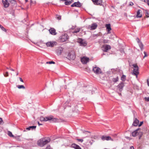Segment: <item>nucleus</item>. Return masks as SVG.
I'll use <instances>...</instances> for the list:
<instances>
[{
	"label": "nucleus",
	"instance_id": "nucleus-1",
	"mask_svg": "<svg viewBox=\"0 0 149 149\" xmlns=\"http://www.w3.org/2000/svg\"><path fill=\"white\" fill-rule=\"evenodd\" d=\"M50 141V139L48 137H45L41 138L37 142L38 145L42 147L49 143Z\"/></svg>",
	"mask_w": 149,
	"mask_h": 149
},
{
	"label": "nucleus",
	"instance_id": "nucleus-2",
	"mask_svg": "<svg viewBox=\"0 0 149 149\" xmlns=\"http://www.w3.org/2000/svg\"><path fill=\"white\" fill-rule=\"evenodd\" d=\"M55 118L54 119L53 116H50L47 117H44L43 116H41L40 118V120L41 121H49L52 120L54 121Z\"/></svg>",
	"mask_w": 149,
	"mask_h": 149
},
{
	"label": "nucleus",
	"instance_id": "nucleus-3",
	"mask_svg": "<svg viewBox=\"0 0 149 149\" xmlns=\"http://www.w3.org/2000/svg\"><path fill=\"white\" fill-rule=\"evenodd\" d=\"M133 66L134 68L133 70V72L132 74L133 75H135L136 77H137V76L139 74V68L138 66L135 64L133 65Z\"/></svg>",
	"mask_w": 149,
	"mask_h": 149
},
{
	"label": "nucleus",
	"instance_id": "nucleus-4",
	"mask_svg": "<svg viewBox=\"0 0 149 149\" xmlns=\"http://www.w3.org/2000/svg\"><path fill=\"white\" fill-rule=\"evenodd\" d=\"M75 58V55L74 52L73 51L70 52L67 56V58L69 60H74Z\"/></svg>",
	"mask_w": 149,
	"mask_h": 149
},
{
	"label": "nucleus",
	"instance_id": "nucleus-5",
	"mask_svg": "<svg viewBox=\"0 0 149 149\" xmlns=\"http://www.w3.org/2000/svg\"><path fill=\"white\" fill-rule=\"evenodd\" d=\"M93 71L96 74H98L101 73L100 69L97 67H93Z\"/></svg>",
	"mask_w": 149,
	"mask_h": 149
},
{
	"label": "nucleus",
	"instance_id": "nucleus-6",
	"mask_svg": "<svg viewBox=\"0 0 149 149\" xmlns=\"http://www.w3.org/2000/svg\"><path fill=\"white\" fill-rule=\"evenodd\" d=\"M68 38V36L67 34L61 36L60 37V40L61 41L64 42L67 41Z\"/></svg>",
	"mask_w": 149,
	"mask_h": 149
},
{
	"label": "nucleus",
	"instance_id": "nucleus-7",
	"mask_svg": "<svg viewBox=\"0 0 149 149\" xmlns=\"http://www.w3.org/2000/svg\"><path fill=\"white\" fill-rule=\"evenodd\" d=\"M95 5L102 6V0H91Z\"/></svg>",
	"mask_w": 149,
	"mask_h": 149
},
{
	"label": "nucleus",
	"instance_id": "nucleus-8",
	"mask_svg": "<svg viewBox=\"0 0 149 149\" xmlns=\"http://www.w3.org/2000/svg\"><path fill=\"white\" fill-rule=\"evenodd\" d=\"M102 50L104 52H107L108 50L111 49L110 45H105L102 47Z\"/></svg>",
	"mask_w": 149,
	"mask_h": 149
},
{
	"label": "nucleus",
	"instance_id": "nucleus-9",
	"mask_svg": "<svg viewBox=\"0 0 149 149\" xmlns=\"http://www.w3.org/2000/svg\"><path fill=\"white\" fill-rule=\"evenodd\" d=\"M57 43L55 42H47L46 44L47 46L48 47H52L56 45Z\"/></svg>",
	"mask_w": 149,
	"mask_h": 149
},
{
	"label": "nucleus",
	"instance_id": "nucleus-10",
	"mask_svg": "<svg viewBox=\"0 0 149 149\" xmlns=\"http://www.w3.org/2000/svg\"><path fill=\"white\" fill-rule=\"evenodd\" d=\"M101 139L103 141H113V140L112 139V138H111L110 136L104 135L102 136L101 137Z\"/></svg>",
	"mask_w": 149,
	"mask_h": 149
},
{
	"label": "nucleus",
	"instance_id": "nucleus-11",
	"mask_svg": "<svg viewBox=\"0 0 149 149\" xmlns=\"http://www.w3.org/2000/svg\"><path fill=\"white\" fill-rule=\"evenodd\" d=\"M89 60L88 58L84 57L81 58V61L83 64H86L89 61Z\"/></svg>",
	"mask_w": 149,
	"mask_h": 149
},
{
	"label": "nucleus",
	"instance_id": "nucleus-12",
	"mask_svg": "<svg viewBox=\"0 0 149 149\" xmlns=\"http://www.w3.org/2000/svg\"><path fill=\"white\" fill-rule=\"evenodd\" d=\"M124 86V83L123 82H121L117 86L118 89L120 91H122Z\"/></svg>",
	"mask_w": 149,
	"mask_h": 149
},
{
	"label": "nucleus",
	"instance_id": "nucleus-13",
	"mask_svg": "<svg viewBox=\"0 0 149 149\" xmlns=\"http://www.w3.org/2000/svg\"><path fill=\"white\" fill-rule=\"evenodd\" d=\"M97 26V24L96 23L92 24L91 25L88 26V28L90 30H94L95 29Z\"/></svg>",
	"mask_w": 149,
	"mask_h": 149
},
{
	"label": "nucleus",
	"instance_id": "nucleus-14",
	"mask_svg": "<svg viewBox=\"0 0 149 149\" xmlns=\"http://www.w3.org/2000/svg\"><path fill=\"white\" fill-rule=\"evenodd\" d=\"M63 48L61 47H59L56 50V52L58 55H60L61 54L63 51Z\"/></svg>",
	"mask_w": 149,
	"mask_h": 149
},
{
	"label": "nucleus",
	"instance_id": "nucleus-15",
	"mask_svg": "<svg viewBox=\"0 0 149 149\" xmlns=\"http://www.w3.org/2000/svg\"><path fill=\"white\" fill-rule=\"evenodd\" d=\"M81 6V4L79 1L75 2L71 5V6L72 7H80Z\"/></svg>",
	"mask_w": 149,
	"mask_h": 149
},
{
	"label": "nucleus",
	"instance_id": "nucleus-16",
	"mask_svg": "<svg viewBox=\"0 0 149 149\" xmlns=\"http://www.w3.org/2000/svg\"><path fill=\"white\" fill-rule=\"evenodd\" d=\"M139 121L136 118H134V121L132 124V125L134 126H137L139 125Z\"/></svg>",
	"mask_w": 149,
	"mask_h": 149
},
{
	"label": "nucleus",
	"instance_id": "nucleus-17",
	"mask_svg": "<svg viewBox=\"0 0 149 149\" xmlns=\"http://www.w3.org/2000/svg\"><path fill=\"white\" fill-rule=\"evenodd\" d=\"M2 1L3 5L4 7L6 8L8 7L9 3L8 2L7 0H2Z\"/></svg>",
	"mask_w": 149,
	"mask_h": 149
},
{
	"label": "nucleus",
	"instance_id": "nucleus-18",
	"mask_svg": "<svg viewBox=\"0 0 149 149\" xmlns=\"http://www.w3.org/2000/svg\"><path fill=\"white\" fill-rule=\"evenodd\" d=\"M105 26L108 31L107 33H111L110 31L111 30L110 24H106V25Z\"/></svg>",
	"mask_w": 149,
	"mask_h": 149
},
{
	"label": "nucleus",
	"instance_id": "nucleus-19",
	"mask_svg": "<svg viewBox=\"0 0 149 149\" xmlns=\"http://www.w3.org/2000/svg\"><path fill=\"white\" fill-rule=\"evenodd\" d=\"M50 33L52 35H56V30L54 28H51L49 30Z\"/></svg>",
	"mask_w": 149,
	"mask_h": 149
},
{
	"label": "nucleus",
	"instance_id": "nucleus-20",
	"mask_svg": "<svg viewBox=\"0 0 149 149\" xmlns=\"http://www.w3.org/2000/svg\"><path fill=\"white\" fill-rule=\"evenodd\" d=\"M65 1V5H68L70 4L72 2H73V0H61Z\"/></svg>",
	"mask_w": 149,
	"mask_h": 149
},
{
	"label": "nucleus",
	"instance_id": "nucleus-21",
	"mask_svg": "<svg viewBox=\"0 0 149 149\" xmlns=\"http://www.w3.org/2000/svg\"><path fill=\"white\" fill-rule=\"evenodd\" d=\"M71 146L72 148L75 149H82L81 147L75 143H73L71 145Z\"/></svg>",
	"mask_w": 149,
	"mask_h": 149
},
{
	"label": "nucleus",
	"instance_id": "nucleus-22",
	"mask_svg": "<svg viewBox=\"0 0 149 149\" xmlns=\"http://www.w3.org/2000/svg\"><path fill=\"white\" fill-rule=\"evenodd\" d=\"M140 129V128H138L136 130L133 132L132 133V136L134 137L136 136L138 133V131Z\"/></svg>",
	"mask_w": 149,
	"mask_h": 149
},
{
	"label": "nucleus",
	"instance_id": "nucleus-23",
	"mask_svg": "<svg viewBox=\"0 0 149 149\" xmlns=\"http://www.w3.org/2000/svg\"><path fill=\"white\" fill-rule=\"evenodd\" d=\"M79 43L80 44L81 46L84 47L86 46L87 45V43L86 42L82 40H81L79 42Z\"/></svg>",
	"mask_w": 149,
	"mask_h": 149
},
{
	"label": "nucleus",
	"instance_id": "nucleus-24",
	"mask_svg": "<svg viewBox=\"0 0 149 149\" xmlns=\"http://www.w3.org/2000/svg\"><path fill=\"white\" fill-rule=\"evenodd\" d=\"M36 127V126H29V127H28L26 128V130H33L35 129Z\"/></svg>",
	"mask_w": 149,
	"mask_h": 149
},
{
	"label": "nucleus",
	"instance_id": "nucleus-25",
	"mask_svg": "<svg viewBox=\"0 0 149 149\" xmlns=\"http://www.w3.org/2000/svg\"><path fill=\"white\" fill-rule=\"evenodd\" d=\"M140 10H138L137 12V15L136 16V17L137 18H140L142 17V15L140 14Z\"/></svg>",
	"mask_w": 149,
	"mask_h": 149
},
{
	"label": "nucleus",
	"instance_id": "nucleus-26",
	"mask_svg": "<svg viewBox=\"0 0 149 149\" xmlns=\"http://www.w3.org/2000/svg\"><path fill=\"white\" fill-rule=\"evenodd\" d=\"M139 46L141 50H142L143 49V45L142 43L140 42V43H139Z\"/></svg>",
	"mask_w": 149,
	"mask_h": 149
},
{
	"label": "nucleus",
	"instance_id": "nucleus-27",
	"mask_svg": "<svg viewBox=\"0 0 149 149\" xmlns=\"http://www.w3.org/2000/svg\"><path fill=\"white\" fill-rule=\"evenodd\" d=\"M80 28H77V29H76L73 32V33H77L78 32H79V31H80Z\"/></svg>",
	"mask_w": 149,
	"mask_h": 149
},
{
	"label": "nucleus",
	"instance_id": "nucleus-28",
	"mask_svg": "<svg viewBox=\"0 0 149 149\" xmlns=\"http://www.w3.org/2000/svg\"><path fill=\"white\" fill-rule=\"evenodd\" d=\"M118 77H117L116 78H113L112 79V81L114 82H116L118 81Z\"/></svg>",
	"mask_w": 149,
	"mask_h": 149
},
{
	"label": "nucleus",
	"instance_id": "nucleus-29",
	"mask_svg": "<svg viewBox=\"0 0 149 149\" xmlns=\"http://www.w3.org/2000/svg\"><path fill=\"white\" fill-rule=\"evenodd\" d=\"M17 87L19 89L23 88L24 89L25 88V87L22 85H19L17 86Z\"/></svg>",
	"mask_w": 149,
	"mask_h": 149
},
{
	"label": "nucleus",
	"instance_id": "nucleus-30",
	"mask_svg": "<svg viewBox=\"0 0 149 149\" xmlns=\"http://www.w3.org/2000/svg\"><path fill=\"white\" fill-rule=\"evenodd\" d=\"M8 135H9V136H10V137H14V136L13 135L12 132H10V131H8Z\"/></svg>",
	"mask_w": 149,
	"mask_h": 149
},
{
	"label": "nucleus",
	"instance_id": "nucleus-31",
	"mask_svg": "<svg viewBox=\"0 0 149 149\" xmlns=\"http://www.w3.org/2000/svg\"><path fill=\"white\" fill-rule=\"evenodd\" d=\"M126 76L124 75H123L121 77V79L123 81H125L126 79Z\"/></svg>",
	"mask_w": 149,
	"mask_h": 149
},
{
	"label": "nucleus",
	"instance_id": "nucleus-32",
	"mask_svg": "<svg viewBox=\"0 0 149 149\" xmlns=\"http://www.w3.org/2000/svg\"><path fill=\"white\" fill-rule=\"evenodd\" d=\"M98 36H99V35L98 34H93L92 36V37H93V39H95Z\"/></svg>",
	"mask_w": 149,
	"mask_h": 149
},
{
	"label": "nucleus",
	"instance_id": "nucleus-33",
	"mask_svg": "<svg viewBox=\"0 0 149 149\" xmlns=\"http://www.w3.org/2000/svg\"><path fill=\"white\" fill-rule=\"evenodd\" d=\"M0 27L1 29L3 31H5V32L6 31V29L1 25L0 24Z\"/></svg>",
	"mask_w": 149,
	"mask_h": 149
},
{
	"label": "nucleus",
	"instance_id": "nucleus-34",
	"mask_svg": "<svg viewBox=\"0 0 149 149\" xmlns=\"http://www.w3.org/2000/svg\"><path fill=\"white\" fill-rule=\"evenodd\" d=\"M109 41V40H107L104 39L103 41V42L104 43H108Z\"/></svg>",
	"mask_w": 149,
	"mask_h": 149
},
{
	"label": "nucleus",
	"instance_id": "nucleus-35",
	"mask_svg": "<svg viewBox=\"0 0 149 149\" xmlns=\"http://www.w3.org/2000/svg\"><path fill=\"white\" fill-rule=\"evenodd\" d=\"M46 64H55V62L53 61H49V62H46Z\"/></svg>",
	"mask_w": 149,
	"mask_h": 149
},
{
	"label": "nucleus",
	"instance_id": "nucleus-36",
	"mask_svg": "<svg viewBox=\"0 0 149 149\" xmlns=\"http://www.w3.org/2000/svg\"><path fill=\"white\" fill-rule=\"evenodd\" d=\"M56 18L58 20H59L61 19V17L60 16L56 15Z\"/></svg>",
	"mask_w": 149,
	"mask_h": 149
},
{
	"label": "nucleus",
	"instance_id": "nucleus-37",
	"mask_svg": "<svg viewBox=\"0 0 149 149\" xmlns=\"http://www.w3.org/2000/svg\"><path fill=\"white\" fill-rule=\"evenodd\" d=\"M3 75L5 77H7L8 76V72H6V74L3 73Z\"/></svg>",
	"mask_w": 149,
	"mask_h": 149
},
{
	"label": "nucleus",
	"instance_id": "nucleus-38",
	"mask_svg": "<svg viewBox=\"0 0 149 149\" xmlns=\"http://www.w3.org/2000/svg\"><path fill=\"white\" fill-rule=\"evenodd\" d=\"M77 140L81 142V143H82L83 141V139H77Z\"/></svg>",
	"mask_w": 149,
	"mask_h": 149
},
{
	"label": "nucleus",
	"instance_id": "nucleus-39",
	"mask_svg": "<svg viewBox=\"0 0 149 149\" xmlns=\"http://www.w3.org/2000/svg\"><path fill=\"white\" fill-rule=\"evenodd\" d=\"M145 99L146 101L148 102L149 101V97H145Z\"/></svg>",
	"mask_w": 149,
	"mask_h": 149
},
{
	"label": "nucleus",
	"instance_id": "nucleus-40",
	"mask_svg": "<svg viewBox=\"0 0 149 149\" xmlns=\"http://www.w3.org/2000/svg\"><path fill=\"white\" fill-rule=\"evenodd\" d=\"M45 149H52L49 145Z\"/></svg>",
	"mask_w": 149,
	"mask_h": 149
},
{
	"label": "nucleus",
	"instance_id": "nucleus-41",
	"mask_svg": "<svg viewBox=\"0 0 149 149\" xmlns=\"http://www.w3.org/2000/svg\"><path fill=\"white\" fill-rule=\"evenodd\" d=\"M144 54L145 55L143 57V58H144L145 57H147V54H146V52H144Z\"/></svg>",
	"mask_w": 149,
	"mask_h": 149
},
{
	"label": "nucleus",
	"instance_id": "nucleus-42",
	"mask_svg": "<svg viewBox=\"0 0 149 149\" xmlns=\"http://www.w3.org/2000/svg\"><path fill=\"white\" fill-rule=\"evenodd\" d=\"M146 16L147 17H149V16H148V15H149V14H148V11H146Z\"/></svg>",
	"mask_w": 149,
	"mask_h": 149
},
{
	"label": "nucleus",
	"instance_id": "nucleus-43",
	"mask_svg": "<svg viewBox=\"0 0 149 149\" xmlns=\"http://www.w3.org/2000/svg\"><path fill=\"white\" fill-rule=\"evenodd\" d=\"M136 41H137V42L138 43H140V40H139V38H137L136 39Z\"/></svg>",
	"mask_w": 149,
	"mask_h": 149
},
{
	"label": "nucleus",
	"instance_id": "nucleus-44",
	"mask_svg": "<svg viewBox=\"0 0 149 149\" xmlns=\"http://www.w3.org/2000/svg\"><path fill=\"white\" fill-rule=\"evenodd\" d=\"M143 123V121L141 122L140 123V124H139L138 126L139 127L141 126L142 125Z\"/></svg>",
	"mask_w": 149,
	"mask_h": 149
},
{
	"label": "nucleus",
	"instance_id": "nucleus-45",
	"mask_svg": "<svg viewBox=\"0 0 149 149\" xmlns=\"http://www.w3.org/2000/svg\"><path fill=\"white\" fill-rule=\"evenodd\" d=\"M148 86H149V79H148L147 81Z\"/></svg>",
	"mask_w": 149,
	"mask_h": 149
},
{
	"label": "nucleus",
	"instance_id": "nucleus-46",
	"mask_svg": "<svg viewBox=\"0 0 149 149\" xmlns=\"http://www.w3.org/2000/svg\"><path fill=\"white\" fill-rule=\"evenodd\" d=\"M19 79L20 81L21 82H23V79H22V78H21V77H19Z\"/></svg>",
	"mask_w": 149,
	"mask_h": 149
},
{
	"label": "nucleus",
	"instance_id": "nucleus-47",
	"mask_svg": "<svg viewBox=\"0 0 149 149\" xmlns=\"http://www.w3.org/2000/svg\"><path fill=\"white\" fill-rule=\"evenodd\" d=\"M3 121L2 118H0V124H1Z\"/></svg>",
	"mask_w": 149,
	"mask_h": 149
},
{
	"label": "nucleus",
	"instance_id": "nucleus-48",
	"mask_svg": "<svg viewBox=\"0 0 149 149\" xmlns=\"http://www.w3.org/2000/svg\"><path fill=\"white\" fill-rule=\"evenodd\" d=\"M133 5V3L132 2H130V6H132Z\"/></svg>",
	"mask_w": 149,
	"mask_h": 149
},
{
	"label": "nucleus",
	"instance_id": "nucleus-49",
	"mask_svg": "<svg viewBox=\"0 0 149 149\" xmlns=\"http://www.w3.org/2000/svg\"><path fill=\"white\" fill-rule=\"evenodd\" d=\"M130 149H134V148L133 146H131L130 147Z\"/></svg>",
	"mask_w": 149,
	"mask_h": 149
},
{
	"label": "nucleus",
	"instance_id": "nucleus-50",
	"mask_svg": "<svg viewBox=\"0 0 149 149\" xmlns=\"http://www.w3.org/2000/svg\"><path fill=\"white\" fill-rule=\"evenodd\" d=\"M19 136H17V139H18V141H21L20 139H19Z\"/></svg>",
	"mask_w": 149,
	"mask_h": 149
},
{
	"label": "nucleus",
	"instance_id": "nucleus-51",
	"mask_svg": "<svg viewBox=\"0 0 149 149\" xmlns=\"http://www.w3.org/2000/svg\"><path fill=\"white\" fill-rule=\"evenodd\" d=\"M38 125H39V126H40V125H42V124H40L39 122H38Z\"/></svg>",
	"mask_w": 149,
	"mask_h": 149
},
{
	"label": "nucleus",
	"instance_id": "nucleus-52",
	"mask_svg": "<svg viewBox=\"0 0 149 149\" xmlns=\"http://www.w3.org/2000/svg\"><path fill=\"white\" fill-rule=\"evenodd\" d=\"M33 3V1L32 0H30V4L31 5L32 3Z\"/></svg>",
	"mask_w": 149,
	"mask_h": 149
},
{
	"label": "nucleus",
	"instance_id": "nucleus-53",
	"mask_svg": "<svg viewBox=\"0 0 149 149\" xmlns=\"http://www.w3.org/2000/svg\"><path fill=\"white\" fill-rule=\"evenodd\" d=\"M147 3L148 5L149 6V0H148L147 1Z\"/></svg>",
	"mask_w": 149,
	"mask_h": 149
},
{
	"label": "nucleus",
	"instance_id": "nucleus-54",
	"mask_svg": "<svg viewBox=\"0 0 149 149\" xmlns=\"http://www.w3.org/2000/svg\"><path fill=\"white\" fill-rule=\"evenodd\" d=\"M16 75L17 76L18 75V72H16Z\"/></svg>",
	"mask_w": 149,
	"mask_h": 149
},
{
	"label": "nucleus",
	"instance_id": "nucleus-55",
	"mask_svg": "<svg viewBox=\"0 0 149 149\" xmlns=\"http://www.w3.org/2000/svg\"><path fill=\"white\" fill-rule=\"evenodd\" d=\"M10 70L12 71H14V70L13 69H10Z\"/></svg>",
	"mask_w": 149,
	"mask_h": 149
},
{
	"label": "nucleus",
	"instance_id": "nucleus-56",
	"mask_svg": "<svg viewBox=\"0 0 149 149\" xmlns=\"http://www.w3.org/2000/svg\"><path fill=\"white\" fill-rule=\"evenodd\" d=\"M142 135V134H141V135H140V136L139 137V139H140Z\"/></svg>",
	"mask_w": 149,
	"mask_h": 149
},
{
	"label": "nucleus",
	"instance_id": "nucleus-57",
	"mask_svg": "<svg viewBox=\"0 0 149 149\" xmlns=\"http://www.w3.org/2000/svg\"><path fill=\"white\" fill-rule=\"evenodd\" d=\"M25 1L26 2H27L28 1V0H25Z\"/></svg>",
	"mask_w": 149,
	"mask_h": 149
},
{
	"label": "nucleus",
	"instance_id": "nucleus-58",
	"mask_svg": "<svg viewBox=\"0 0 149 149\" xmlns=\"http://www.w3.org/2000/svg\"><path fill=\"white\" fill-rule=\"evenodd\" d=\"M7 69H10V68H7Z\"/></svg>",
	"mask_w": 149,
	"mask_h": 149
},
{
	"label": "nucleus",
	"instance_id": "nucleus-59",
	"mask_svg": "<svg viewBox=\"0 0 149 149\" xmlns=\"http://www.w3.org/2000/svg\"><path fill=\"white\" fill-rule=\"evenodd\" d=\"M74 28H73V27H72V28H71V29H74Z\"/></svg>",
	"mask_w": 149,
	"mask_h": 149
},
{
	"label": "nucleus",
	"instance_id": "nucleus-60",
	"mask_svg": "<svg viewBox=\"0 0 149 149\" xmlns=\"http://www.w3.org/2000/svg\"><path fill=\"white\" fill-rule=\"evenodd\" d=\"M143 1H144V2H146L145 0H143Z\"/></svg>",
	"mask_w": 149,
	"mask_h": 149
},
{
	"label": "nucleus",
	"instance_id": "nucleus-61",
	"mask_svg": "<svg viewBox=\"0 0 149 149\" xmlns=\"http://www.w3.org/2000/svg\"><path fill=\"white\" fill-rule=\"evenodd\" d=\"M29 140H31V139H28V140L29 141Z\"/></svg>",
	"mask_w": 149,
	"mask_h": 149
},
{
	"label": "nucleus",
	"instance_id": "nucleus-62",
	"mask_svg": "<svg viewBox=\"0 0 149 149\" xmlns=\"http://www.w3.org/2000/svg\"><path fill=\"white\" fill-rule=\"evenodd\" d=\"M89 132V133H90V132Z\"/></svg>",
	"mask_w": 149,
	"mask_h": 149
}]
</instances>
